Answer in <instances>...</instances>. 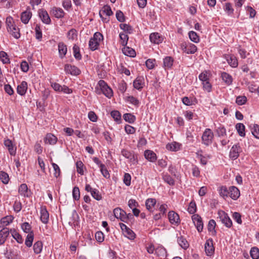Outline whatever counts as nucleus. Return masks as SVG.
Here are the masks:
<instances>
[{"instance_id": "nucleus-1", "label": "nucleus", "mask_w": 259, "mask_h": 259, "mask_svg": "<svg viewBox=\"0 0 259 259\" xmlns=\"http://www.w3.org/2000/svg\"><path fill=\"white\" fill-rule=\"evenodd\" d=\"M202 143L205 146L211 144L213 139V133L210 128H206L202 135Z\"/></svg>"}, {"instance_id": "nucleus-2", "label": "nucleus", "mask_w": 259, "mask_h": 259, "mask_svg": "<svg viewBox=\"0 0 259 259\" xmlns=\"http://www.w3.org/2000/svg\"><path fill=\"white\" fill-rule=\"evenodd\" d=\"M98 84L101 88L103 94L107 98H111L113 96L112 89L107 85L106 82L103 80H100Z\"/></svg>"}, {"instance_id": "nucleus-3", "label": "nucleus", "mask_w": 259, "mask_h": 259, "mask_svg": "<svg viewBox=\"0 0 259 259\" xmlns=\"http://www.w3.org/2000/svg\"><path fill=\"white\" fill-rule=\"evenodd\" d=\"M121 154L125 158L129 159L130 161L133 164L138 163L137 155L135 154L134 152L123 149L121 150Z\"/></svg>"}, {"instance_id": "nucleus-4", "label": "nucleus", "mask_w": 259, "mask_h": 259, "mask_svg": "<svg viewBox=\"0 0 259 259\" xmlns=\"http://www.w3.org/2000/svg\"><path fill=\"white\" fill-rule=\"evenodd\" d=\"M219 218L222 223L227 228H231L232 226V222L228 214L224 211H219Z\"/></svg>"}, {"instance_id": "nucleus-5", "label": "nucleus", "mask_w": 259, "mask_h": 259, "mask_svg": "<svg viewBox=\"0 0 259 259\" xmlns=\"http://www.w3.org/2000/svg\"><path fill=\"white\" fill-rule=\"evenodd\" d=\"M112 14L113 12L110 7L109 6H104L99 12L100 17L104 23L108 22L109 21V18H104L103 15H106L107 16H110Z\"/></svg>"}, {"instance_id": "nucleus-6", "label": "nucleus", "mask_w": 259, "mask_h": 259, "mask_svg": "<svg viewBox=\"0 0 259 259\" xmlns=\"http://www.w3.org/2000/svg\"><path fill=\"white\" fill-rule=\"evenodd\" d=\"M242 150L239 144L234 145L231 148L229 157L232 160L236 159L239 156V154L242 152Z\"/></svg>"}, {"instance_id": "nucleus-7", "label": "nucleus", "mask_w": 259, "mask_h": 259, "mask_svg": "<svg viewBox=\"0 0 259 259\" xmlns=\"http://www.w3.org/2000/svg\"><path fill=\"white\" fill-rule=\"evenodd\" d=\"M119 226L125 236L131 240H133L135 238L136 234L135 233L124 224L119 223Z\"/></svg>"}, {"instance_id": "nucleus-8", "label": "nucleus", "mask_w": 259, "mask_h": 259, "mask_svg": "<svg viewBox=\"0 0 259 259\" xmlns=\"http://www.w3.org/2000/svg\"><path fill=\"white\" fill-rule=\"evenodd\" d=\"M64 71L66 74H70L72 75H78L80 74V70L75 66L70 64H65Z\"/></svg>"}, {"instance_id": "nucleus-9", "label": "nucleus", "mask_w": 259, "mask_h": 259, "mask_svg": "<svg viewBox=\"0 0 259 259\" xmlns=\"http://www.w3.org/2000/svg\"><path fill=\"white\" fill-rule=\"evenodd\" d=\"M192 220L197 231L199 232H201L203 228V224L201 217L198 214H195L192 216Z\"/></svg>"}, {"instance_id": "nucleus-10", "label": "nucleus", "mask_w": 259, "mask_h": 259, "mask_svg": "<svg viewBox=\"0 0 259 259\" xmlns=\"http://www.w3.org/2000/svg\"><path fill=\"white\" fill-rule=\"evenodd\" d=\"M4 145L8 149L11 155L14 156L16 153L17 148L15 144L10 139H6L4 141Z\"/></svg>"}, {"instance_id": "nucleus-11", "label": "nucleus", "mask_w": 259, "mask_h": 259, "mask_svg": "<svg viewBox=\"0 0 259 259\" xmlns=\"http://www.w3.org/2000/svg\"><path fill=\"white\" fill-rule=\"evenodd\" d=\"M114 217L122 222H125L127 220L126 212L120 208L117 207L113 210Z\"/></svg>"}, {"instance_id": "nucleus-12", "label": "nucleus", "mask_w": 259, "mask_h": 259, "mask_svg": "<svg viewBox=\"0 0 259 259\" xmlns=\"http://www.w3.org/2000/svg\"><path fill=\"white\" fill-rule=\"evenodd\" d=\"M38 13L39 18L44 23L50 24L51 20L47 11L44 9H39L38 11Z\"/></svg>"}, {"instance_id": "nucleus-13", "label": "nucleus", "mask_w": 259, "mask_h": 259, "mask_svg": "<svg viewBox=\"0 0 259 259\" xmlns=\"http://www.w3.org/2000/svg\"><path fill=\"white\" fill-rule=\"evenodd\" d=\"M40 219L41 222L45 224H47L49 220V213L45 206H42L40 207Z\"/></svg>"}, {"instance_id": "nucleus-14", "label": "nucleus", "mask_w": 259, "mask_h": 259, "mask_svg": "<svg viewBox=\"0 0 259 259\" xmlns=\"http://www.w3.org/2000/svg\"><path fill=\"white\" fill-rule=\"evenodd\" d=\"M205 251L207 255L210 256L214 251V248L213 246V240L212 239L206 240L205 243Z\"/></svg>"}, {"instance_id": "nucleus-15", "label": "nucleus", "mask_w": 259, "mask_h": 259, "mask_svg": "<svg viewBox=\"0 0 259 259\" xmlns=\"http://www.w3.org/2000/svg\"><path fill=\"white\" fill-rule=\"evenodd\" d=\"M168 218L169 222L171 224L179 225L180 223L179 215L174 211H170L168 214Z\"/></svg>"}, {"instance_id": "nucleus-16", "label": "nucleus", "mask_w": 259, "mask_h": 259, "mask_svg": "<svg viewBox=\"0 0 259 259\" xmlns=\"http://www.w3.org/2000/svg\"><path fill=\"white\" fill-rule=\"evenodd\" d=\"M150 41L155 44H159L163 40L162 36L158 32H153L150 34L149 36Z\"/></svg>"}, {"instance_id": "nucleus-17", "label": "nucleus", "mask_w": 259, "mask_h": 259, "mask_svg": "<svg viewBox=\"0 0 259 259\" xmlns=\"http://www.w3.org/2000/svg\"><path fill=\"white\" fill-rule=\"evenodd\" d=\"M5 257L7 259H20V251H14L13 250H6L4 253Z\"/></svg>"}, {"instance_id": "nucleus-18", "label": "nucleus", "mask_w": 259, "mask_h": 259, "mask_svg": "<svg viewBox=\"0 0 259 259\" xmlns=\"http://www.w3.org/2000/svg\"><path fill=\"white\" fill-rule=\"evenodd\" d=\"M135 89L140 90L145 85L144 78L143 76H138L133 82Z\"/></svg>"}, {"instance_id": "nucleus-19", "label": "nucleus", "mask_w": 259, "mask_h": 259, "mask_svg": "<svg viewBox=\"0 0 259 259\" xmlns=\"http://www.w3.org/2000/svg\"><path fill=\"white\" fill-rule=\"evenodd\" d=\"M32 17V13L30 9L27 10L21 13V20L24 24H27Z\"/></svg>"}, {"instance_id": "nucleus-20", "label": "nucleus", "mask_w": 259, "mask_h": 259, "mask_svg": "<svg viewBox=\"0 0 259 259\" xmlns=\"http://www.w3.org/2000/svg\"><path fill=\"white\" fill-rule=\"evenodd\" d=\"M145 158L150 162H155L157 160L156 154L150 150H146L144 152Z\"/></svg>"}, {"instance_id": "nucleus-21", "label": "nucleus", "mask_w": 259, "mask_h": 259, "mask_svg": "<svg viewBox=\"0 0 259 259\" xmlns=\"http://www.w3.org/2000/svg\"><path fill=\"white\" fill-rule=\"evenodd\" d=\"M10 235L9 228H3L0 230V245L4 244Z\"/></svg>"}, {"instance_id": "nucleus-22", "label": "nucleus", "mask_w": 259, "mask_h": 259, "mask_svg": "<svg viewBox=\"0 0 259 259\" xmlns=\"http://www.w3.org/2000/svg\"><path fill=\"white\" fill-rule=\"evenodd\" d=\"M28 88L27 83L25 81H22L20 84L17 86V92L21 95L24 96L25 95Z\"/></svg>"}, {"instance_id": "nucleus-23", "label": "nucleus", "mask_w": 259, "mask_h": 259, "mask_svg": "<svg viewBox=\"0 0 259 259\" xmlns=\"http://www.w3.org/2000/svg\"><path fill=\"white\" fill-rule=\"evenodd\" d=\"M14 218L11 215H8L3 218L0 220V228H7L6 227L12 222Z\"/></svg>"}, {"instance_id": "nucleus-24", "label": "nucleus", "mask_w": 259, "mask_h": 259, "mask_svg": "<svg viewBox=\"0 0 259 259\" xmlns=\"http://www.w3.org/2000/svg\"><path fill=\"white\" fill-rule=\"evenodd\" d=\"M58 51L60 58L63 59L65 56L67 52V46L64 42H59Z\"/></svg>"}, {"instance_id": "nucleus-25", "label": "nucleus", "mask_w": 259, "mask_h": 259, "mask_svg": "<svg viewBox=\"0 0 259 259\" xmlns=\"http://www.w3.org/2000/svg\"><path fill=\"white\" fill-rule=\"evenodd\" d=\"M57 141V138L56 137L51 133L47 134L44 139V142L50 145H54Z\"/></svg>"}, {"instance_id": "nucleus-26", "label": "nucleus", "mask_w": 259, "mask_h": 259, "mask_svg": "<svg viewBox=\"0 0 259 259\" xmlns=\"http://www.w3.org/2000/svg\"><path fill=\"white\" fill-rule=\"evenodd\" d=\"M228 63L233 68H235L238 66V61L236 58L233 55H227L226 57Z\"/></svg>"}, {"instance_id": "nucleus-27", "label": "nucleus", "mask_w": 259, "mask_h": 259, "mask_svg": "<svg viewBox=\"0 0 259 259\" xmlns=\"http://www.w3.org/2000/svg\"><path fill=\"white\" fill-rule=\"evenodd\" d=\"M6 23L8 31H11L13 29L16 30V25L12 17H8L6 18Z\"/></svg>"}, {"instance_id": "nucleus-28", "label": "nucleus", "mask_w": 259, "mask_h": 259, "mask_svg": "<svg viewBox=\"0 0 259 259\" xmlns=\"http://www.w3.org/2000/svg\"><path fill=\"white\" fill-rule=\"evenodd\" d=\"M221 77L224 82L228 85H230L232 83L233 78L229 73L223 72L221 73Z\"/></svg>"}, {"instance_id": "nucleus-29", "label": "nucleus", "mask_w": 259, "mask_h": 259, "mask_svg": "<svg viewBox=\"0 0 259 259\" xmlns=\"http://www.w3.org/2000/svg\"><path fill=\"white\" fill-rule=\"evenodd\" d=\"M52 14L57 18H63L64 16V12L62 9L60 8H54L51 10Z\"/></svg>"}, {"instance_id": "nucleus-30", "label": "nucleus", "mask_w": 259, "mask_h": 259, "mask_svg": "<svg viewBox=\"0 0 259 259\" xmlns=\"http://www.w3.org/2000/svg\"><path fill=\"white\" fill-rule=\"evenodd\" d=\"M156 199L154 198H149L145 202L147 209L150 212L153 211V208L156 204Z\"/></svg>"}, {"instance_id": "nucleus-31", "label": "nucleus", "mask_w": 259, "mask_h": 259, "mask_svg": "<svg viewBox=\"0 0 259 259\" xmlns=\"http://www.w3.org/2000/svg\"><path fill=\"white\" fill-rule=\"evenodd\" d=\"M181 144L177 142L168 143L166 145V148L168 150L171 151H177L180 149Z\"/></svg>"}, {"instance_id": "nucleus-32", "label": "nucleus", "mask_w": 259, "mask_h": 259, "mask_svg": "<svg viewBox=\"0 0 259 259\" xmlns=\"http://www.w3.org/2000/svg\"><path fill=\"white\" fill-rule=\"evenodd\" d=\"M10 233H11L12 236L18 243L21 244L23 243V239H22V236L15 229L10 230Z\"/></svg>"}, {"instance_id": "nucleus-33", "label": "nucleus", "mask_w": 259, "mask_h": 259, "mask_svg": "<svg viewBox=\"0 0 259 259\" xmlns=\"http://www.w3.org/2000/svg\"><path fill=\"white\" fill-rule=\"evenodd\" d=\"M123 53L127 56L134 57L136 56V52L135 50L130 47L124 46L122 49Z\"/></svg>"}, {"instance_id": "nucleus-34", "label": "nucleus", "mask_w": 259, "mask_h": 259, "mask_svg": "<svg viewBox=\"0 0 259 259\" xmlns=\"http://www.w3.org/2000/svg\"><path fill=\"white\" fill-rule=\"evenodd\" d=\"M174 59L172 57L167 56L163 59V67L165 68H170L173 65Z\"/></svg>"}, {"instance_id": "nucleus-35", "label": "nucleus", "mask_w": 259, "mask_h": 259, "mask_svg": "<svg viewBox=\"0 0 259 259\" xmlns=\"http://www.w3.org/2000/svg\"><path fill=\"white\" fill-rule=\"evenodd\" d=\"M235 127L240 136L244 137L245 136V126L243 123H237L236 124Z\"/></svg>"}, {"instance_id": "nucleus-36", "label": "nucleus", "mask_w": 259, "mask_h": 259, "mask_svg": "<svg viewBox=\"0 0 259 259\" xmlns=\"http://www.w3.org/2000/svg\"><path fill=\"white\" fill-rule=\"evenodd\" d=\"M178 242L180 246L184 249H186L189 247L188 241L182 236L178 237Z\"/></svg>"}, {"instance_id": "nucleus-37", "label": "nucleus", "mask_w": 259, "mask_h": 259, "mask_svg": "<svg viewBox=\"0 0 259 259\" xmlns=\"http://www.w3.org/2000/svg\"><path fill=\"white\" fill-rule=\"evenodd\" d=\"M73 53L74 57L76 59L78 60L81 59L82 57L80 53L79 47L75 44L73 47Z\"/></svg>"}, {"instance_id": "nucleus-38", "label": "nucleus", "mask_w": 259, "mask_h": 259, "mask_svg": "<svg viewBox=\"0 0 259 259\" xmlns=\"http://www.w3.org/2000/svg\"><path fill=\"white\" fill-rule=\"evenodd\" d=\"M34 239V234L33 232H31L27 234L26 238L25 241V245L28 247H30L32 245V242Z\"/></svg>"}, {"instance_id": "nucleus-39", "label": "nucleus", "mask_w": 259, "mask_h": 259, "mask_svg": "<svg viewBox=\"0 0 259 259\" xmlns=\"http://www.w3.org/2000/svg\"><path fill=\"white\" fill-rule=\"evenodd\" d=\"M123 119L127 122L133 123L136 120V116L131 113H125L123 116Z\"/></svg>"}, {"instance_id": "nucleus-40", "label": "nucleus", "mask_w": 259, "mask_h": 259, "mask_svg": "<svg viewBox=\"0 0 259 259\" xmlns=\"http://www.w3.org/2000/svg\"><path fill=\"white\" fill-rule=\"evenodd\" d=\"M99 42L96 41V40L91 38L89 42L90 49L92 51H95L97 50L99 46Z\"/></svg>"}, {"instance_id": "nucleus-41", "label": "nucleus", "mask_w": 259, "mask_h": 259, "mask_svg": "<svg viewBox=\"0 0 259 259\" xmlns=\"http://www.w3.org/2000/svg\"><path fill=\"white\" fill-rule=\"evenodd\" d=\"M42 248V243L41 241H38L33 245L34 252L36 254H39L41 252Z\"/></svg>"}, {"instance_id": "nucleus-42", "label": "nucleus", "mask_w": 259, "mask_h": 259, "mask_svg": "<svg viewBox=\"0 0 259 259\" xmlns=\"http://www.w3.org/2000/svg\"><path fill=\"white\" fill-rule=\"evenodd\" d=\"M162 178L164 181L169 185H174V180L168 174H163Z\"/></svg>"}, {"instance_id": "nucleus-43", "label": "nucleus", "mask_w": 259, "mask_h": 259, "mask_svg": "<svg viewBox=\"0 0 259 259\" xmlns=\"http://www.w3.org/2000/svg\"><path fill=\"white\" fill-rule=\"evenodd\" d=\"M111 116L117 123H120L121 120V114L117 110H113L111 112Z\"/></svg>"}, {"instance_id": "nucleus-44", "label": "nucleus", "mask_w": 259, "mask_h": 259, "mask_svg": "<svg viewBox=\"0 0 259 259\" xmlns=\"http://www.w3.org/2000/svg\"><path fill=\"white\" fill-rule=\"evenodd\" d=\"M0 60L4 64H9L10 63L7 54L4 51L0 52Z\"/></svg>"}, {"instance_id": "nucleus-45", "label": "nucleus", "mask_w": 259, "mask_h": 259, "mask_svg": "<svg viewBox=\"0 0 259 259\" xmlns=\"http://www.w3.org/2000/svg\"><path fill=\"white\" fill-rule=\"evenodd\" d=\"M189 37L190 40L195 43H197L199 41V37L195 31H190L189 32Z\"/></svg>"}, {"instance_id": "nucleus-46", "label": "nucleus", "mask_w": 259, "mask_h": 259, "mask_svg": "<svg viewBox=\"0 0 259 259\" xmlns=\"http://www.w3.org/2000/svg\"><path fill=\"white\" fill-rule=\"evenodd\" d=\"M119 37L120 39V44L123 46H125L128 40V35L124 33H120L119 34Z\"/></svg>"}, {"instance_id": "nucleus-47", "label": "nucleus", "mask_w": 259, "mask_h": 259, "mask_svg": "<svg viewBox=\"0 0 259 259\" xmlns=\"http://www.w3.org/2000/svg\"><path fill=\"white\" fill-rule=\"evenodd\" d=\"M209 73L207 71L201 72L199 75V79L203 82L209 80Z\"/></svg>"}, {"instance_id": "nucleus-48", "label": "nucleus", "mask_w": 259, "mask_h": 259, "mask_svg": "<svg viewBox=\"0 0 259 259\" xmlns=\"http://www.w3.org/2000/svg\"><path fill=\"white\" fill-rule=\"evenodd\" d=\"M197 207L195 202L194 200H192L189 203V207L188 208V211L190 214H194L196 211Z\"/></svg>"}, {"instance_id": "nucleus-49", "label": "nucleus", "mask_w": 259, "mask_h": 259, "mask_svg": "<svg viewBox=\"0 0 259 259\" xmlns=\"http://www.w3.org/2000/svg\"><path fill=\"white\" fill-rule=\"evenodd\" d=\"M76 167L77 172L81 175H83L84 164L81 161L78 160L76 162Z\"/></svg>"}, {"instance_id": "nucleus-50", "label": "nucleus", "mask_w": 259, "mask_h": 259, "mask_svg": "<svg viewBox=\"0 0 259 259\" xmlns=\"http://www.w3.org/2000/svg\"><path fill=\"white\" fill-rule=\"evenodd\" d=\"M250 254L252 259H258L259 258V249L257 247H253L251 248Z\"/></svg>"}, {"instance_id": "nucleus-51", "label": "nucleus", "mask_w": 259, "mask_h": 259, "mask_svg": "<svg viewBox=\"0 0 259 259\" xmlns=\"http://www.w3.org/2000/svg\"><path fill=\"white\" fill-rule=\"evenodd\" d=\"M197 51V47L191 43L188 44L187 54H194Z\"/></svg>"}, {"instance_id": "nucleus-52", "label": "nucleus", "mask_w": 259, "mask_h": 259, "mask_svg": "<svg viewBox=\"0 0 259 259\" xmlns=\"http://www.w3.org/2000/svg\"><path fill=\"white\" fill-rule=\"evenodd\" d=\"M77 36V31L74 29H70L67 33V38L69 39L74 40L76 38Z\"/></svg>"}, {"instance_id": "nucleus-53", "label": "nucleus", "mask_w": 259, "mask_h": 259, "mask_svg": "<svg viewBox=\"0 0 259 259\" xmlns=\"http://www.w3.org/2000/svg\"><path fill=\"white\" fill-rule=\"evenodd\" d=\"M0 179L4 184H8L9 181V177L7 173L5 171H0Z\"/></svg>"}, {"instance_id": "nucleus-54", "label": "nucleus", "mask_w": 259, "mask_h": 259, "mask_svg": "<svg viewBox=\"0 0 259 259\" xmlns=\"http://www.w3.org/2000/svg\"><path fill=\"white\" fill-rule=\"evenodd\" d=\"M21 228L23 231L26 233H30L31 232H33L31 231V225L27 222H25L23 223L21 225Z\"/></svg>"}, {"instance_id": "nucleus-55", "label": "nucleus", "mask_w": 259, "mask_h": 259, "mask_svg": "<svg viewBox=\"0 0 259 259\" xmlns=\"http://www.w3.org/2000/svg\"><path fill=\"white\" fill-rule=\"evenodd\" d=\"M224 10L228 15H231L234 12V9L232 8V5L230 3L225 4L224 6Z\"/></svg>"}, {"instance_id": "nucleus-56", "label": "nucleus", "mask_w": 259, "mask_h": 259, "mask_svg": "<svg viewBox=\"0 0 259 259\" xmlns=\"http://www.w3.org/2000/svg\"><path fill=\"white\" fill-rule=\"evenodd\" d=\"M100 171L104 178L106 179H109L110 178V174L105 164L101 165V167H100Z\"/></svg>"}, {"instance_id": "nucleus-57", "label": "nucleus", "mask_w": 259, "mask_h": 259, "mask_svg": "<svg viewBox=\"0 0 259 259\" xmlns=\"http://www.w3.org/2000/svg\"><path fill=\"white\" fill-rule=\"evenodd\" d=\"M247 101V98L244 96H239L236 98V103L239 105H242L245 104Z\"/></svg>"}, {"instance_id": "nucleus-58", "label": "nucleus", "mask_w": 259, "mask_h": 259, "mask_svg": "<svg viewBox=\"0 0 259 259\" xmlns=\"http://www.w3.org/2000/svg\"><path fill=\"white\" fill-rule=\"evenodd\" d=\"M120 29L128 33H131L133 31V28L131 26L127 24H120L119 25Z\"/></svg>"}, {"instance_id": "nucleus-59", "label": "nucleus", "mask_w": 259, "mask_h": 259, "mask_svg": "<svg viewBox=\"0 0 259 259\" xmlns=\"http://www.w3.org/2000/svg\"><path fill=\"white\" fill-rule=\"evenodd\" d=\"M251 133L255 138L259 139V125L253 124V127L251 128Z\"/></svg>"}, {"instance_id": "nucleus-60", "label": "nucleus", "mask_w": 259, "mask_h": 259, "mask_svg": "<svg viewBox=\"0 0 259 259\" xmlns=\"http://www.w3.org/2000/svg\"><path fill=\"white\" fill-rule=\"evenodd\" d=\"M52 165L53 166V169H54V176L56 178H57L60 176V172H61L59 166L57 164H56L54 162L52 163Z\"/></svg>"}, {"instance_id": "nucleus-61", "label": "nucleus", "mask_w": 259, "mask_h": 259, "mask_svg": "<svg viewBox=\"0 0 259 259\" xmlns=\"http://www.w3.org/2000/svg\"><path fill=\"white\" fill-rule=\"evenodd\" d=\"M217 133L219 137H223L226 135V128L223 125H220L217 128Z\"/></svg>"}, {"instance_id": "nucleus-62", "label": "nucleus", "mask_w": 259, "mask_h": 259, "mask_svg": "<svg viewBox=\"0 0 259 259\" xmlns=\"http://www.w3.org/2000/svg\"><path fill=\"white\" fill-rule=\"evenodd\" d=\"M95 238L100 243L103 242L104 240V234L101 231L97 232L95 234Z\"/></svg>"}, {"instance_id": "nucleus-63", "label": "nucleus", "mask_w": 259, "mask_h": 259, "mask_svg": "<svg viewBox=\"0 0 259 259\" xmlns=\"http://www.w3.org/2000/svg\"><path fill=\"white\" fill-rule=\"evenodd\" d=\"M35 37L38 40H40L42 38V32L40 26L36 25L35 28Z\"/></svg>"}, {"instance_id": "nucleus-64", "label": "nucleus", "mask_w": 259, "mask_h": 259, "mask_svg": "<svg viewBox=\"0 0 259 259\" xmlns=\"http://www.w3.org/2000/svg\"><path fill=\"white\" fill-rule=\"evenodd\" d=\"M116 17L117 20L120 22H123L125 21V19L123 13L120 10L116 12Z\"/></svg>"}]
</instances>
